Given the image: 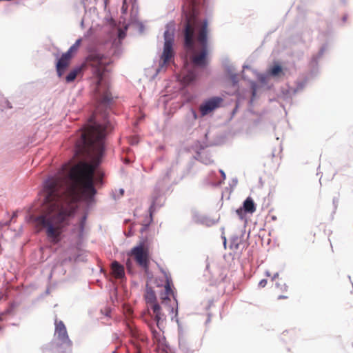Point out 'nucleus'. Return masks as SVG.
Masks as SVG:
<instances>
[{
    "mask_svg": "<svg viewBox=\"0 0 353 353\" xmlns=\"http://www.w3.org/2000/svg\"><path fill=\"white\" fill-rule=\"evenodd\" d=\"M276 279H278V281L275 283L276 290V293L278 294V299H288V296L280 294V293L286 292L288 291V288L285 281L283 279H279V273L277 272L273 275L272 280L274 281Z\"/></svg>",
    "mask_w": 353,
    "mask_h": 353,
    "instance_id": "nucleus-11",
    "label": "nucleus"
},
{
    "mask_svg": "<svg viewBox=\"0 0 353 353\" xmlns=\"http://www.w3.org/2000/svg\"><path fill=\"white\" fill-rule=\"evenodd\" d=\"M243 208H239L238 210H236V214L242 219L243 218Z\"/></svg>",
    "mask_w": 353,
    "mask_h": 353,
    "instance_id": "nucleus-25",
    "label": "nucleus"
},
{
    "mask_svg": "<svg viewBox=\"0 0 353 353\" xmlns=\"http://www.w3.org/2000/svg\"><path fill=\"white\" fill-rule=\"evenodd\" d=\"M352 347H353V343L352 344Z\"/></svg>",
    "mask_w": 353,
    "mask_h": 353,
    "instance_id": "nucleus-33",
    "label": "nucleus"
},
{
    "mask_svg": "<svg viewBox=\"0 0 353 353\" xmlns=\"http://www.w3.org/2000/svg\"><path fill=\"white\" fill-rule=\"evenodd\" d=\"M171 285V281L167 278L163 291L159 294L161 304L158 303L155 292L151 287L147 285L145 290V302L152 310L157 325L161 330L164 328V323L166 320L165 311L169 314L175 312L176 316L178 312L177 308L174 309V306H177V301Z\"/></svg>",
    "mask_w": 353,
    "mask_h": 353,
    "instance_id": "nucleus-3",
    "label": "nucleus"
},
{
    "mask_svg": "<svg viewBox=\"0 0 353 353\" xmlns=\"http://www.w3.org/2000/svg\"><path fill=\"white\" fill-rule=\"evenodd\" d=\"M128 331L133 337L137 336V331L130 326H128Z\"/></svg>",
    "mask_w": 353,
    "mask_h": 353,
    "instance_id": "nucleus-22",
    "label": "nucleus"
},
{
    "mask_svg": "<svg viewBox=\"0 0 353 353\" xmlns=\"http://www.w3.org/2000/svg\"><path fill=\"white\" fill-rule=\"evenodd\" d=\"M85 221H86V216H83L81 218V220L79 223V230H80L81 233H83V232L85 225Z\"/></svg>",
    "mask_w": 353,
    "mask_h": 353,
    "instance_id": "nucleus-20",
    "label": "nucleus"
},
{
    "mask_svg": "<svg viewBox=\"0 0 353 353\" xmlns=\"http://www.w3.org/2000/svg\"><path fill=\"white\" fill-rule=\"evenodd\" d=\"M126 267H127V269L128 270V271H131L132 261L129 259L126 261Z\"/></svg>",
    "mask_w": 353,
    "mask_h": 353,
    "instance_id": "nucleus-24",
    "label": "nucleus"
},
{
    "mask_svg": "<svg viewBox=\"0 0 353 353\" xmlns=\"http://www.w3.org/2000/svg\"><path fill=\"white\" fill-rule=\"evenodd\" d=\"M223 99L219 97H214L203 102L199 107L201 116H205L221 106Z\"/></svg>",
    "mask_w": 353,
    "mask_h": 353,
    "instance_id": "nucleus-9",
    "label": "nucleus"
},
{
    "mask_svg": "<svg viewBox=\"0 0 353 353\" xmlns=\"http://www.w3.org/2000/svg\"><path fill=\"white\" fill-rule=\"evenodd\" d=\"M164 46L163 51L161 56L162 65L170 63L174 57L173 43H174V30L167 29L164 32Z\"/></svg>",
    "mask_w": 353,
    "mask_h": 353,
    "instance_id": "nucleus-7",
    "label": "nucleus"
},
{
    "mask_svg": "<svg viewBox=\"0 0 353 353\" xmlns=\"http://www.w3.org/2000/svg\"><path fill=\"white\" fill-rule=\"evenodd\" d=\"M196 76L197 74L194 69L189 70L183 77L182 82L185 85H188L196 79Z\"/></svg>",
    "mask_w": 353,
    "mask_h": 353,
    "instance_id": "nucleus-16",
    "label": "nucleus"
},
{
    "mask_svg": "<svg viewBox=\"0 0 353 353\" xmlns=\"http://www.w3.org/2000/svg\"><path fill=\"white\" fill-rule=\"evenodd\" d=\"M266 276H271V274H270V272H266Z\"/></svg>",
    "mask_w": 353,
    "mask_h": 353,
    "instance_id": "nucleus-30",
    "label": "nucleus"
},
{
    "mask_svg": "<svg viewBox=\"0 0 353 353\" xmlns=\"http://www.w3.org/2000/svg\"><path fill=\"white\" fill-rule=\"evenodd\" d=\"M332 203H333L334 209H336L337 205H338V203H339V199L334 198L333 200H332Z\"/></svg>",
    "mask_w": 353,
    "mask_h": 353,
    "instance_id": "nucleus-26",
    "label": "nucleus"
},
{
    "mask_svg": "<svg viewBox=\"0 0 353 353\" xmlns=\"http://www.w3.org/2000/svg\"><path fill=\"white\" fill-rule=\"evenodd\" d=\"M112 129L106 117L103 123L94 121L88 125L81 132L75 147L77 154L92 156V163L80 161L68 174H59L46 181L41 213L34 218V223L38 230L46 231L52 243L59 242L81 193L88 199L96 194L94 174L104 152V138Z\"/></svg>",
    "mask_w": 353,
    "mask_h": 353,
    "instance_id": "nucleus-1",
    "label": "nucleus"
},
{
    "mask_svg": "<svg viewBox=\"0 0 353 353\" xmlns=\"http://www.w3.org/2000/svg\"><path fill=\"white\" fill-rule=\"evenodd\" d=\"M243 208L245 212L252 214L256 211L254 203L251 197H248L243 202Z\"/></svg>",
    "mask_w": 353,
    "mask_h": 353,
    "instance_id": "nucleus-15",
    "label": "nucleus"
},
{
    "mask_svg": "<svg viewBox=\"0 0 353 353\" xmlns=\"http://www.w3.org/2000/svg\"><path fill=\"white\" fill-rule=\"evenodd\" d=\"M268 74L272 77H279L283 74V70L279 64H274L268 71Z\"/></svg>",
    "mask_w": 353,
    "mask_h": 353,
    "instance_id": "nucleus-17",
    "label": "nucleus"
},
{
    "mask_svg": "<svg viewBox=\"0 0 353 353\" xmlns=\"http://www.w3.org/2000/svg\"><path fill=\"white\" fill-rule=\"evenodd\" d=\"M104 1L105 5H107L109 0H103Z\"/></svg>",
    "mask_w": 353,
    "mask_h": 353,
    "instance_id": "nucleus-31",
    "label": "nucleus"
},
{
    "mask_svg": "<svg viewBox=\"0 0 353 353\" xmlns=\"http://www.w3.org/2000/svg\"><path fill=\"white\" fill-rule=\"evenodd\" d=\"M72 56L69 52L63 53L58 59L56 64L57 72L59 77H61L66 68L69 66Z\"/></svg>",
    "mask_w": 353,
    "mask_h": 353,
    "instance_id": "nucleus-10",
    "label": "nucleus"
},
{
    "mask_svg": "<svg viewBox=\"0 0 353 353\" xmlns=\"http://www.w3.org/2000/svg\"><path fill=\"white\" fill-rule=\"evenodd\" d=\"M98 110H99V108H97V110H96V112H94V114L93 119H94V120L97 119V112H98Z\"/></svg>",
    "mask_w": 353,
    "mask_h": 353,
    "instance_id": "nucleus-27",
    "label": "nucleus"
},
{
    "mask_svg": "<svg viewBox=\"0 0 353 353\" xmlns=\"http://www.w3.org/2000/svg\"><path fill=\"white\" fill-rule=\"evenodd\" d=\"M343 3H345V0H343Z\"/></svg>",
    "mask_w": 353,
    "mask_h": 353,
    "instance_id": "nucleus-32",
    "label": "nucleus"
},
{
    "mask_svg": "<svg viewBox=\"0 0 353 353\" xmlns=\"http://www.w3.org/2000/svg\"><path fill=\"white\" fill-rule=\"evenodd\" d=\"M70 350H65V347L59 344H52L50 346L45 348L44 353H66Z\"/></svg>",
    "mask_w": 353,
    "mask_h": 353,
    "instance_id": "nucleus-14",
    "label": "nucleus"
},
{
    "mask_svg": "<svg viewBox=\"0 0 353 353\" xmlns=\"http://www.w3.org/2000/svg\"><path fill=\"white\" fill-rule=\"evenodd\" d=\"M54 337L60 345L65 347V350H71L72 343L70 340L66 327L62 321L54 320Z\"/></svg>",
    "mask_w": 353,
    "mask_h": 353,
    "instance_id": "nucleus-8",
    "label": "nucleus"
},
{
    "mask_svg": "<svg viewBox=\"0 0 353 353\" xmlns=\"http://www.w3.org/2000/svg\"><path fill=\"white\" fill-rule=\"evenodd\" d=\"M86 63L92 68V73L98 79L95 92L100 103H109L112 99V94L108 88H103L102 79L106 66L110 63V59L102 54L92 52L87 57Z\"/></svg>",
    "mask_w": 353,
    "mask_h": 353,
    "instance_id": "nucleus-4",
    "label": "nucleus"
},
{
    "mask_svg": "<svg viewBox=\"0 0 353 353\" xmlns=\"http://www.w3.org/2000/svg\"><path fill=\"white\" fill-rule=\"evenodd\" d=\"M129 254L134 257L139 266L145 271L148 270L150 263L149 250L143 243L134 247Z\"/></svg>",
    "mask_w": 353,
    "mask_h": 353,
    "instance_id": "nucleus-6",
    "label": "nucleus"
},
{
    "mask_svg": "<svg viewBox=\"0 0 353 353\" xmlns=\"http://www.w3.org/2000/svg\"><path fill=\"white\" fill-rule=\"evenodd\" d=\"M81 41V39H77L66 52H69L70 55L73 56V54L75 53L79 48Z\"/></svg>",
    "mask_w": 353,
    "mask_h": 353,
    "instance_id": "nucleus-19",
    "label": "nucleus"
},
{
    "mask_svg": "<svg viewBox=\"0 0 353 353\" xmlns=\"http://www.w3.org/2000/svg\"><path fill=\"white\" fill-rule=\"evenodd\" d=\"M151 332L152 333L153 337L154 339H156L157 341H160V334L157 331L154 330L153 328H151Z\"/></svg>",
    "mask_w": 353,
    "mask_h": 353,
    "instance_id": "nucleus-21",
    "label": "nucleus"
},
{
    "mask_svg": "<svg viewBox=\"0 0 353 353\" xmlns=\"http://www.w3.org/2000/svg\"><path fill=\"white\" fill-rule=\"evenodd\" d=\"M319 39L322 42L318 53L310 59V79L319 74V61L323 54L328 52L334 41V32L332 28L322 31L319 34Z\"/></svg>",
    "mask_w": 353,
    "mask_h": 353,
    "instance_id": "nucleus-5",
    "label": "nucleus"
},
{
    "mask_svg": "<svg viewBox=\"0 0 353 353\" xmlns=\"http://www.w3.org/2000/svg\"><path fill=\"white\" fill-rule=\"evenodd\" d=\"M347 15H344V16L343 17L342 20H343V22L346 21V20H347Z\"/></svg>",
    "mask_w": 353,
    "mask_h": 353,
    "instance_id": "nucleus-28",
    "label": "nucleus"
},
{
    "mask_svg": "<svg viewBox=\"0 0 353 353\" xmlns=\"http://www.w3.org/2000/svg\"><path fill=\"white\" fill-rule=\"evenodd\" d=\"M198 0H192L189 5L190 10L185 14V23L183 30L184 47L192 53L191 61L196 66L203 67L207 64L208 53V22L199 18L196 8Z\"/></svg>",
    "mask_w": 353,
    "mask_h": 353,
    "instance_id": "nucleus-2",
    "label": "nucleus"
},
{
    "mask_svg": "<svg viewBox=\"0 0 353 353\" xmlns=\"http://www.w3.org/2000/svg\"><path fill=\"white\" fill-rule=\"evenodd\" d=\"M80 71H81L80 68H75V69L72 70V71H70L69 72V74L65 77L66 81L68 83L73 81L76 79L77 74L79 73Z\"/></svg>",
    "mask_w": 353,
    "mask_h": 353,
    "instance_id": "nucleus-18",
    "label": "nucleus"
},
{
    "mask_svg": "<svg viewBox=\"0 0 353 353\" xmlns=\"http://www.w3.org/2000/svg\"><path fill=\"white\" fill-rule=\"evenodd\" d=\"M112 274L116 279H122L125 276L124 267L114 261L111 265Z\"/></svg>",
    "mask_w": 353,
    "mask_h": 353,
    "instance_id": "nucleus-13",
    "label": "nucleus"
},
{
    "mask_svg": "<svg viewBox=\"0 0 353 353\" xmlns=\"http://www.w3.org/2000/svg\"><path fill=\"white\" fill-rule=\"evenodd\" d=\"M267 285V280L266 279H262L259 283V286L260 288H264Z\"/></svg>",
    "mask_w": 353,
    "mask_h": 353,
    "instance_id": "nucleus-23",
    "label": "nucleus"
},
{
    "mask_svg": "<svg viewBox=\"0 0 353 353\" xmlns=\"http://www.w3.org/2000/svg\"><path fill=\"white\" fill-rule=\"evenodd\" d=\"M99 179H100V180H101V179H102V177H103V174H99Z\"/></svg>",
    "mask_w": 353,
    "mask_h": 353,
    "instance_id": "nucleus-29",
    "label": "nucleus"
},
{
    "mask_svg": "<svg viewBox=\"0 0 353 353\" xmlns=\"http://www.w3.org/2000/svg\"><path fill=\"white\" fill-rule=\"evenodd\" d=\"M161 196V191L159 189H154L150 196V206L149 208L150 219L152 221V214L155 211V206L157 201Z\"/></svg>",
    "mask_w": 353,
    "mask_h": 353,
    "instance_id": "nucleus-12",
    "label": "nucleus"
}]
</instances>
